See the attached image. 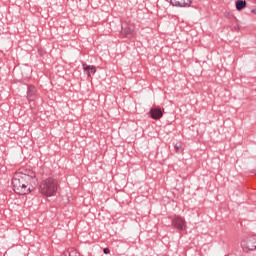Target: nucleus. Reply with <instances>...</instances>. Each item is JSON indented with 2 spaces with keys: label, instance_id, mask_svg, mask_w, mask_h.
I'll use <instances>...</instances> for the list:
<instances>
[{
  "label": "nucleus",
  "instance_id": "f257e3e1",
  "mask_svg": "<svg viewBox=\"0 0 256 256\" xmlns=\"http://www.w3.org/2000/svg\"><path fill=\"white\" fill-rule=\"evenodd\" d=\"M12 185L18 195H29L37 186V174L31 169L21 168L14 174Z\"/></svg>",
  "mask_w": 256,
  "mask_h": 256
},
{
  "label": "nucleus",
  "instance_id": "f03ea898",
  "mask_svg": "<svg viewBox=\"0 0 256 256\" xmlns=\"http://www.w3.org/2000/svg\"><path fill=\"white\" fill-rule=\"evenodd\" d=\"M40 193L44 197H55L57 195V189H59V182L52 178H46L40 183Z\"/></svg>",
  "mask_w": 256,
  "mask_h": 256
},
{
  "label": "nucleus",
  "instance_id": "7ed1b4c3",
  "mask_svg": "<svg viewBox=\"0 0 256 256\" xmlns=\"http://www.w3.org/2000/svg\"><path fill=\"white\" fill-rule=\"evenodd\" d=\"M241 247H242L243 251H255V249H256L255 236L243 239L241 241Z\"/></svg>",
  "mask_w": 256,
  "mask_h": 256
},
{
  "label": "nucleus",
  "instance_id": "20e7f679",
  "mask_svg": "<svg viewBox=\"0 0 256 256\" xmlns=\"http://www.w3.org/2000/svg\"><path fill=\"white\" fill-rule=\"evenodd\" d=\"M172 225L175 229H178V231H185V229H187V222L181 216H175L172 219Z\"/></svg>",
  "mask_w": 256,
  "mask_h": 256
},
{
  "label": "nucleus",
  "instance_id": "39448f33",
  "mask_svg": "<svg viewBox=\"0 0 256 256\" xmlns=\"http://www.w3.org/2000/svg\"><path fill=\"white\" fill-rule=\"evenodd\" d=\"M121 36L126 37V39H132V37H135V29L131 26H122Z\"/></svg>",
  "mask_w": 256,
  "mask_h": 256
},
{
  "label": "nucleus",
  "instance_id": "423d86ee",
  "mask_svg": "<svg viewBox=\"0 0 256 256\" xmlns=\"http://www.w3.org/2000/svg\"><path fill=\"white\" fill-rule=\"evenodd\" d=\"M171 3L174 7H189L191 0H166Z\"/></svg>",
  "mask_w": 256,
  "mask_h": 256
},
{
  "label": "nucleus",
  "instance_id": "0eeeda50",
  "mask_svg": "<svg viewBox=\"0 0 256 256\" xmlns=\"http://www.w3.org/2000/svg\"><path fill=\"white\" fill-rule=\"evenodd\" d=\"M82 66L88 77H91L97 73V68L94 65H87L86 63H83Z\"/></svg>",
  "mask_w": 256,
  "mask_h": 256
},
{
  "label": "nucleus",
  "instance_id": "6e6552de",
  "mask_svg": "<svg viewBox=\"0 0 256 256\" xmlns=\"http://www.w3.org/2000/svg\"><path fill=\"white\" fill-rule=\"evenodd\" d=\"M150 115L152 119H161V117H163V110H161V108H152L150 110Z\"/></svg>",
  "mask_w": 256,
  "mask_h": 256
},
{
  "label": "nucleus",
  "instance_id": "1a4fd4ad",
  "mask_svg": "<svg viewBox=\"0 0 256 256\" xmlns=\"http://www.w3.org/2000/svg\"><path fill=\"white\" fill-rule=\"evenodd\" d=\"M27 97L28 101H35V87L28 86Z\"/></svg>",
  "mask_w": 256,
  "mask_h": 256
},
{
  "label": "nucleus",
  "instance_id": "9d476101",
  "mask_svg": "<svg viewBox=\"0 0 256 256\" xmlns=\"http://www.w3.org/2000/svg\"><path fill=\"white\" fill-rule=\"evenodd\" d=\"M245 7H247V2H245L243 0L236 1V9H237V11H243V9H245Z\"/></svg>",
  "mask_w": 256,
  "mask_h": 256
},
{
  "label": "nucleus",
  "instance_id": "9b49d317",
  "mask_svg": "<svg viewBox=\"0 0 256 256\" xmlns=\"http://www.w3.org/2000/svg\"><path fill=\"white\" fill-rule=\"evenodd\" d=\"M63 256H81V254L75 250V249H71V250H68L66 251Z\"/></svg>",
  "mask_w": 256,
  "mask_h": 256
},
{
  "label": "nucleus",
  "instance_id": "f8f14e48",
  "mask_svg": "<svg viewBox=\"0 0 256 256\" xmlns=\"http://www.w3.org/2000/svg\"><path fill=\"white\" fill-rule=\"evenodd\" d=\"M174 149L176 153H179V151H181V143L175 144Z\"/></svg>",
  "mask_w": 256,
  "mask_h": 256
},
{
  "label": "nucleus",
  "instance_id": "ddd939ff",
  "mask_svg": "<svg viewBox=\"0 0 256 256\" xmlns=\"http://www.w3.org/2000/svg\"><path fill=\"white\" fill-rule=\"evenodd\" d=\"M104 253L105 255H109V253H111V251L109 250V248H104Z\"/></svg>",
  "mask_w": 256,
  "mask_h": 256
},
{
  "label": "nucleus",
  "instance_id": "4468645a",
  "mask_svg": "<svg viewBox=\"0 0 256 256\" xmlns=\"http://www.w3.org/2000/svg\"><path fill=\"white\" fill-rule=\"evenodd\" d=\"M252 13H255V10H252Z\"/></svg>",
  "mask_w": 256,
  "mask_h": 256
}]
</instances>
